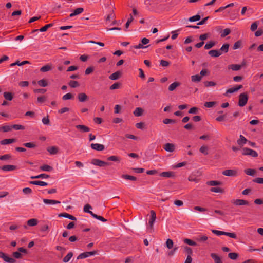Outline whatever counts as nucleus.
<instances>
[{"mask_svg": "<svg viewBox=\"0 0 263 263\" xmlns=\"http://www.w3.org/2000/svg\"><path fill=\"white\" fill-rule=\"evenodd\" d=\"M207 184L210 186H216L215 187H212L210 189V191L212 192L219 193H223L224 192V190L223 188L218 186L222 184V182H207Z\"/></svg>", "mask_w": 263, "mask_h": 263, "instance_id": "obj_1", "label": "nucleus"}, {"mask_svg": "<svg viewBox=\"0 0 263 263\" xmlns=\"http://www.w3.org/2000/svg\"><path fill=\"white\" fill-rule=\"evenodd\" d=\"M212 232L213 233L218 236L224 235L232 238H236L237 237L236 234L234 233L226 232L216 230H212Z\"/></svg>", "mask_w": 263, "mask_h": 263, "instance_id": "obj_2", "label": "nucleus"}, {"mask_svg": "<svg viewBox=\"0 0 263 263\" xmlns=\"http://www.w3.org/2000/svg\"><path fill=\"white\" fill-rule=\"evenodd\" d=\"M248 100V95L246 93H242L239 95L238 105L239 106H244L247 103Z\"/></svg>", "mask_w": 263, "mask_h": 263, "instance_id": "obj_3", "label": "nucleus"}, {"mask_svg": "<svg viewBox=\"0 0 263 263\" xmlns=\"http://www.w3.org/2000/svg\"><path fill=\"white\" fill-rule=\"evenodd\" d=\"M242 153L243 155H250L253 157L258 156V154L256 151L247 147L242 148Z\"/></svg>", "mask_w": 263, "mask_h": 263, "instance_id": "obj_4", "label": "nucleus"}, {"mask_svg": "<svg viewBox=\"0 0 263 263\" xmlns=\"http://www.w3.org/2000/svg\"><path fill=\"white\" fill-rule=\"evenodd\" d=\"M231 203L236 206H242L249 205V202L243 199H233L231 201Z\"/></svg>", "mask_w": 263, "mask_h": 263, "instance_id": "obj_5", "label": "nucleus"}, {"mask_svg": "<svg viewBox=\"0 0 263 263\" xmlns=\"http://www.w3.org/2000/svg\"><path fill=\"white\" fill-rule=\"evenodd\" d=\"M96 254H97V252L96 251L84 252V253H81L77 257V259L86 258L87 257H89L90 256L95 255Z\"/></svg>", "mask_w": 263, "mask_h": 263, "instance_id": "obj_6", "label": "nucleus"}, {"mask_svg": "<svg viewBox=\"0 0 263 263\" xmlns=\"http://www.w3.org/2000/svg\"><path fill=\"white\" fill-rule=\"evenodd\" d=\"M91 163L93 165L103 167L106 165H108L109 164L103 161L100 160L98 159H93L91 160Z\"/></svg>", "mask_w": 263, "mask_h": 263, "instance_id": "obj_7", "label": "nucleus"}, {"mask_svg": "<svg viewBox=\"0 0 263 263\" xmlns=\"http://www.w3.org/2000/svg\"><path fill=\"white\" fill-rule=\"evenodd\" d=\"M175 173L172 171L163 172L160 174V176L161 177H163L166 178L174 179L175 177Z\"/></svg>", "mask_w": 263, "mask_h": 263, "instance_id": "obj_8", "label": "nucleus"}, {"mask_svg": "<svg viewBox=\"0 0 263 263\" xmlns=\"http://www.w3.org/2000/svg\"><path fill=\"white\" fill-rule=\"evenodd\" d=\"M156 213L155 212L152 210L151 211V218L149 220V227H148V229H153V225H154V223L156 220Z\"/></svg>", "mask_w": 263, "mask_h": 263, "instance_id": "obj_9", "label": "nucleus"}, {"mask_svg": "<svg viewBox=\"0 0 263 263\" xmlns=\"http://www.w3.org/2000/svg\"><path fill=\"white\" fill-rule=\"evenodd\" d=\"M163 148L167 152H173L175 150V145L173 143H167L164 144Z\"/></svg>", "mask_w": 263, "mask_h": 263, "instance_id": "obj_10", "label": "nucleus"}, {"mask_svg": "<svg viewBox=\"0 0 263 263\" xmlns=\"http://www.w3.org/2000/svg\"><path fill=\"white\" fill-rule=\"evenodd\" d=\"M91 147L92 149L98 151H102L104 149V146L99 143H92L91 144Z\"/></svg>", "mask_w": 263, "mask_h": 263, "instance_id": "obj_11", "label": "nucleus"}, {"mask_svg": "<svg viewBox=\"0 0 263 263\" xmlns=\"http://www.w3.org/2000/svg\"><path fill=\"white\" fill-rule=\"evenodd\" d=\"M210 256L214 260L215 263H223L221 258L217 254L212 253H211Z\"/></svg>", "mask_w": 263, "mask_h": 263, "instance_id": "obj_12", "label": "nucleus"}, {"mask_svg": "<svg viewBox=\"0 0 263 263\" xmlns=\"http://www.w3.org/2000/svg\"><path fill=\"white\" fill-rule=\"evenodd\" d=\"M222 174L228 176H234L237 174V172L233 170H227L222 172Z\"/></svg>", "mask_w": 263, "mask_h": 263, "instance_id": "obj_13", "label": "nucleus"}, {"mask_svg": "<svg viewBox=\"0 0 263 263\" xmlns=\"http://www.w3.org/2000/svg\"><path fill=\"white\" fill-rule=\"evenodd\" d=\"M58 216L60 217L66 218L72 220H77V218L75 217H74L73 216L70 215L67 213H61V214H59Z\"/></svg>", "mask_w": 263, "mask_h": 263, "instance_id": "obj_14", "label": "nucleus"}, {"mask_svg": "<svg viewBox=\"0 0 263 263\" xmlns=\"http://www.w3.org/2000/svg\"><path fill=\"white\" fill-rule=\"evenodd\" d=\"M242 87V85H239L236 87L231 88L227 90V92L225 93V95L227 96L228 93H232L235 92L239 90L240 89H241Z\"/></svg>", "mask_w": 263, "mask_h": 263, "instance_id": "obj_15", "label": "nucleus"}, {"mask_svg": "<svg viewBox=\"0 0 263 263\" xmlns=\"http://www.w3.org/2000/svg\"><path fill=\"white\" fill-rule=\"evenodd\" d=\"M121 76V72L119 71H116L109 76V78L111 80H116L119 79Z\"/></svg>", "mask_w": 263, "mask_h": 263, "instance_id": "obj_16", "label": "nucleus"}, {"mask_svg": "<svg viewBox=\"0 0 263 263\" xmlns=\"http://www.w3.org/2000/svg\"><path fill=\"white\" fill-rule=\"evenodd\" d=\"M16 166L13 165H6L2 167V170L5 172L11 171L16 169Z\"/></svg>", "mask_w": 263, "mask_h": 263, "instance_id": "obj_17", "label": "nucleus"}, {"mask_svg": "<svg viewBox=\"0 0 263 263\" xmlns=\"http://www.w3.org/2000/svg\"><path fill=\"white\" fill-rule=\"evenodd\" d=\"M83 11H84V9L83 8H81V7L80 8H78L75 9L72 12V13H71L69 15V16L70 17H71L74 16L76 15H78L80 14L81 13H82Z\"/></svg>", "mask_w": 263, "mask_h": 263, "instance_id": "obj_18", "label": "nucleus"}, {"mask_svg": "<svg viewBox=\"0 0 263 263\" xmlns=\"http://www.w3.org/2000/svg\"><path fill=\"white\" fill-rule=\"evenodd\" d=\"M247 141V139L243 136L240 135L239 139L237 140V142L240 147H242Z\"/></svg>", "mask_w": 263, "mask_h": 263, "instance_id": "obj_19", "label": "nucleus"}, {"mask_svg": "<svg viewBox=\"0 0 263 263\" xmlns=\"http://www.w3.org/2000/svg\"><path fill=\"white\" fill-rule=\"evenodd\" d=\"M76 127L83 133L88 132L90 130L89 127L84 125H77Z\"/></svg>", "mask_w": 263, "mask_h": 263, "instance_id": "obj_20", "label": "nucleus"}, {"mask_svg": "<svg viewBox=\"0 0 263 263\" xmlns=\"http://www.w3.org/2000/svg\"><path fill=\"white\" fill-rule=\"evenodd\" d=\"M43 202L46 204L53 205L55 204H60V202L55 200L44 199Z\"/></svg>", "mask_w": 263, "mask_h": 263, "instance_id": "obj_21", "label": "nucleus"}, {"mask_svg": "<svg viewBox=\"0 0 263 263\" xmlns=\"http://www.w3.org/2000/svg\"><path fill=\"white\" fill-rule=\"evenodd\" d=\"M27 225L30 227H34L38 223V220L37 219L35 218H32L30 219H29L27 221Z\"/></svg>", "mask_w": 263, "mask_h": 263, "instance_id": "obj_22", "label": "nucleus"}, {"mask_svg": "<svg viewBox=\"0 0 263 263\" xmlns=\"http://www.w3.org/2000/svg\"><path fill=\"white\" fill-rule=\"evenodd\" d=\"M209 54L213 57H218L221 54L220 51L217 50H212L209 51Z\"/></svg>", "mask_w": 263, "mask_h": 263, "instance_id": "obj_23", "label": "nucleus"}, {"mask_svg": "<svg viewBox=\"0 0 263 263\" xmlns=\"http://www.w3.org/2000/svg\"><path fill=\"white\" fill-rule=\"evenodd\" d=\"M15 141L16 140L14 139H6L1 141L0 143L2 145H7L15 142Z\"/></svg>", "mask_w": 263, "mask_h": 263, "instance_id": "obj_24", "label": "nucleus"}, {"mask_svg": "<svg viewBox=\"0 0 263 263\" xmlns=\"http://www.w3.org/2000/svg\"><path fill=\"white\" fill-rule=\"evenodd\" d=\"M53 26L52 24H48L42 27L40 29H35L33 30V32L40 31V32H45L49 28Z\"/></svg>", "mask_w": 263, "mask_h": 263, "instance_id": "obj_25", "label": "nucleus"}, {"mask_svg": "<svg viewBox=\"0 0 263 263\" xmlns=\"http://www.w3.org/2000/svg\"><path fill=\"white\" fill-rule=\"evenodd\" d=\"M78 99L80 102H83L88 99L87 96L84 93H80L78 96Z\"/></svg>", "mask_w": 263, "mask_h": 263, "instance_id": "obj_26", "label": "nucleus"}, {"mask_svg": "<svg viewBox=\"0 0 263 263\" xmlns=\"http://www.w3.org/2000/svg\"><path fill=\"white\" fill-rule=\"evenodd\" d=\"M47 151L51 155H54L58 153V148L55 146L49 147L47 148Z\"/></svg>", "mask_w": 263, "mask_h": 263, "instance_id": "obj_27", "label": "nucleus"}, {"mask_svg": "<svg viewBox=\"0 0 263 263\" xmlns=\"http://www.w3.org/2000/svg\"><path fill=\"white\" fill-rule=\"evenodd\" d=\"M180 83L178 82H175L172 83L168 87V90L170 91L174 90L178 86H180Z\"/></svg>", "mask_w": 263, "mask_h": 263, "instance_id": "obj_28", "label": "nucleus"}, {"mask_svg": "<svg viewBox=\"0 0 263 263\" xmlns=\"http://www.w3.org/2000/svg\"><path fill=\"white\" fill-rule=\"evenodd\" d=\"M51 69H52L51 65H50L49 64H47L44 66H43L42 67H41V68L40 69V71L43 72H45L49 71L51 70Z\"/></svg>", "mask_w": 263, "mask_h": 263, "instance_id": "obj_29", "label": "nucleus"}, {"mask_svg": "<svg viewBox=\"0 0 263 263\" xmlns=\"http://www.w3.org/2000/svg\"><path fill=\"white\" fill-rule=\"evenodd\" d=\"M91 209L92 207L91 206V205L87 204L84 206L83 210L85 213H88L92 216V215H93L94 213L92 211H90V209Z\"/></svg>", "mask_w": 263, "mask_h": 263, "instance_id": "obj_30", "label": "nucleus"}, {"mask_svg": "<svg viewBox=\"0 0 263 263\" xmlns=\"http://www.w3.org/2000/svg\"><path fill=\"white\" fill-rule=\"evenodd\" d=\"M143 109L140 107H137L134 111V115L136 117H139L142 115Z\"/></svg>", "mask_w": 263, "mask_h": 263, "instance_id": "obj_31", "label": "nucleus"}, {"mask_svg": "<svg viewBox=\"0 0 263 263\" xmlns=\"http://www.w3.org/2000/svg\"><path fill=\"white\" fill-rule=\"evenodd\" d=\"M38 85L41 87H46L48 86L47 81L45 79H42L37 81Z\"/></svg>", "mask_w": 263, "mask_h": 263, "instance_id": "obj_32", "label": "nucleus"}, {"mask_svg": "<svg viewBox=\"0 0 263 263\" xmlns=\"http://www.w3.org/2000/svg\"><path fill=\"white\" fill-rule=\"evenodd\" d=\"M228 68L234 71H238L240 70L241 68L239 64H231L229 66Z\"/></svg>", "mask_w": 263, "mask_h": 263, "instance_id": "obj_33", "label": "nucleus"}, {"mask_svg": "<svg viewBox=\"0 0 263 263\" xmlns=\"http://www.w3.org/2000/svg\"><path fill=\"white\" fill-rule=\"evenodd\" d=\"M12 129V126L4 125L0 127V131L8 132Z\"/></svg>", "mask_w": 263, "mask_h": 263, "instance_id": "obj_34", "label": "nucleus"}, {"mask_svg": "<svg viewBox=\"0 0 263 263\" xmlns=\"http://www.w3.org/2000/svg\"><path fill=\"white\" fill-rule=\"evenodd\" d=\"M69 86L71 88H76L80 86L79 83L76 81L71 80L69 82Z\"/></svg>", "mask_w": 263, "mask_h": 263, "instance_id": "obj_35", "label": "nucleus"}, {"mask_svg": "<svg viewBox=\"0 0 263 263\" xmlns=\"http://www.w3.org/2000/svg\"><path fill=\"white\" fill-rule=\"evenodd\" d=\"M73 256V253L72 252H69L66 256L64 257L63 258V262H68L70 259L71 258V257Z\"/></svg>", "mask_w": 263, "mask_h": 263, "instance_id": "obj_36", "label": "nucleus"}, {"mask_svg": "<svg viewBox=\"0 0 263 263\" xmlns=\"http://www.w3.org/2000/svg\"><path fill=\"white\" fill-rule=\"evenodd\" d=\"M49 176L46 174H42L37 176H31L30 177L31 179H37V178H42V179H47L48 178Z\"/></svg>", "mask_w": 263, "mask_h": 263, "instance_id": "obj_37", "label": "nucleus"}, {"mask_svg": "<svg viewBox=\"0 0 263 263\" xmlns=\"http://www.w3.org/2000/svg\"><path fill=\"white\" fill-rule=\"evenodd\" d=\"M209 148L207 146L203 145L200 148V152L205 155L208 154Z\"/></svg>", "mask_w": 263, "mask_h": 263, "instance_id": "obj_38", "label": "nucleus"}, {"mask_svg": "<svg viewBox=\"0 0 263 263\" xmlns=\"http://www.w3.org/2000/svg\"><path fill=\"white\" fill-rule=\"evenodd\" d=\"M245 173L250 176H254L256 173V171L254 169H246L245 170Z\"/></svg>", "mask_w": 263, "mask_h": 263, "instance_id": "obj_39", "label": "nucleus"}, {"mask_svg": "<svg viewBox=\"0 0 263 263\" xmlns=\"http://www.w3.org/2000/svg\"><path fill=\"white\" fill-rule=\"evenodd\" d=\"M4 97L6 100L9 101H11L13 99V96L11 92H4Z\"/></svg>", "mask_w": 263, "mask_h": 263, "instance_id": "obj_40", "label": "nucleus"}, {"mask_svg": "<svg viewBox=\"0 0 263 263\" xmlns=\"http://www.w3.org/2000/svg\"><path fill=\"white\" fill-rule=\"evenodd\" d=\"M186 163H187L186 162H182L178 163L176 164H174V165H172V168H174V169L178 168L185 166L186 164Z\"/></svg>", "mask_w": 263, "mask_h": 263, "instance_id": "obj_41", "label": "nucleus"}, {"mask_svg": "<svg viewBox=\"0 0 263 263\" xmlns=\"http://www.w3.org/2000/svg\"><path fill=\"white\" fill-rule=\"evenodd\" d=\"M4 260L5 261H6V262H8V263H15V261H16L14 259H13L12 258H11V257H9L7 255L4 257Z\"/></svg>", "mask_w": 263, "mask_h": 263, "instance_id": "obj_42", "label": "nucleus"}, {"mask_svg": "<svg viewBox=\"0 0 263 263\" xmlns=\"http://www.w3.org/2000/svg\"><path fill=\"white\" fill-rule=\"evenodd\" d=\"M173 245H174V243H173V241L172 239H168L167 240H166V247L168 249H171L172 248H173Z\"/></svg>", "mask_w": 263, "mask_h": 263, "instance_id": "obj_43", "label": "nucleus"}, {"mask_svg": "<svg viewBox=\"0 0 263 263\" xmlns=\"http://www.w3.org/2000/svg\"><path fill=\"white\" fill-rule=\"evenodd\" d=\"M215 42L214 41H210L208 43H206L204 46V48L205 49H209L213 47L215 45Z\"/></svg>", "mask_w": 263, "mask_h": 263, "instance_id": "obj_44", "label": "nucleus"}, {"mask_svg": "<svg viewBox=\"0 0 263 263\" xmlns=\"http://www.w3.org/2000/svg\"><path fill=\"white\" fill-rule=\"evenodd\" d=\"M229 45L228 44H225L222 46V47L220 49V51L223 52L224 53H226L228 52L229 49Z\"/></svg>", "mask_w": 263, "mask_h": 263, "instance_id": "obj_45", "label": "nucleus"}, {"mask_svg": "<svg viewBox=\"0 0 263 263\" xmlns=\"http://www.w3.org/2000/svg\"><path fill=\"white\" fill-rule=\"evenodd\" d=\"M107 160L112 161H120V158L117 156H111L107 158Z\"/></svg>", "mask_w": 263, "mask_h": 263, "instance_id": "obj_46", "label": "nucleus"}, {"mask_svg": "<svg viewBox=\"0 0 263 263\" xmlns=\"http://www.w3.org/2000/svg\"><path fill=\"white\" fill-rule=\"evenodd\" d=\"M228 257L233 260L236 259L238 257V254L236 253H230L228 254Z\"/></svg>", "mask_w": 263, "mask_h": 263, "instance_id": "obj_47", "label": "nucleus"}, {"mask_svg": "<svg viewBox=\"0 0 263 263\" xmlns=\"http://www.w3.org/2000/svg\"><path fill=\"white\" fill-rule=\"evenodd\" d=\"M41 169L44 171H51L52 170V167L48 165H44L41 166Z\"/></svg>", "mask_w": 263, "mask_h": 263, "instance_id": "obj_48", "label": "nucleus"}, {"mask_svg": "<svg viewBox=\"0 0 263 263\" xmlns=\"http://www.w3.org/2000/svg\"><path fill=\"white\" fill-rule=\"evenodd\" d=\"M122 178L124 180H135L136 179L135 177L133 176L128 175H122Z\"/></svg>", "mask_w": 263, "mask_h": 263, "instance_id": "obj_49", "label": "nucleus"}, {"mask_svg": "<svg viewBox=\"0 0 263 263\" xmlns=\"http://www.w3.org/2000/svg\"><path fill=\"white\" fill-rule=\"evenodd\" d=\"M13 128L15 130H23L25 129V127L20 124H14L12 126V129Z\"/></svg>", "mask_w": 263, "mask_h": 263, "instance_id": "obj_50", "label": "nucleus"}, {"mask_svg": "<svg viewBox=\"0 0 263 263\" xmlns=\"http://www.w3.org/2000/svg\"><path fill=\"white\" fill-rule=\"evenodd\" d=\"M11 158V155L10 154H5L2 156H0L1 160H7Z\"/></svg>", "mask_w": 263, "mask_h": 263, "instance_id": "obj_51", "label": "nucleus"}, {"mask_svg": "<svg viewBox=\"0 0 263 263\" xmlns=\"http://www.w3.org/2000/svg\"><path fill=\"white\" fill-rule=\"evenodd\" d=\"M230 29L229 28L224 29L221 34V36L222 37H225L230 33Z\"/></svg>", "mask_w": 263, "mask_h": 263, "instance_id": "obj_52", "label": "nucleus"}, {"mask_svg": "<svg viewBox=\"0 0 263 263\" xmlns=\"http://www.w3.org/2000/svg\"><path fill=\"white\" fill-rule=\"evenodd\" d=\"M92 217H93L94 218H96L98 220H99L101 221H103V222H106L107 221V220L106 219H105L104 217H103L101 216L97 215L96 214H94L93 215H92Z\"/></svg>", "mask_w": 263, "mask_h": 263, "instance_id": "obj_53", "label": "nucleus"}, {"mask_svg": "<svg viewBox=\"0 0 263 263\" xmlns=\"http://www.w3.org/2000/svg\"><path fill=\"white\" fill-rule=\"evenodd\" d=\"M209 73L206 69H203L200 71V74L201 76H198V82L201 79V77Z\"/></svg>", "mask_w": 263, "mask_h": 263, "instance_id": "obj_54", "label": "nucleus"}, {"mask_svg": "<svg viewBox=\"0 0 263 263\" xmlns=\"http://www.w3.org/2000/svg\"><path fill=\"white\" fill-rule=\"evenodd\" d=\"M31 183L42 186H46L48 183L46 182H30Z\"/></svg>", "mask_w": 263, "mask_h": 263, "instance_id": "obj_55", "label": "nucleus"}, {"mask_svg": "<svg viewBox=\"0 0 263 263\" xmlns=\"http://www.w3.org/2000/svg\"><path fill=\"white\" fill-rule=\"evenodd\" d=\"M121 84L119 83H115L113 84L110 87V89L111 90H114V89H119L120 87Z\"/></svg>", "mask_w": 263, "mask_h": 263, "instance_id": "obj_56", "label": "nucleus"}, {"mask_svg": "<svg viewBox=\"0 0 263 263\" xmlns=\"http://www.w3.org/2000/svg\"><path fill=\"white\" fill-rule=\"evenodd\" d=\"M23 145L28 148H34L36 147L35 144L31 142H27L23 144Z\"/></svg>", "mask_w": 263, "mask_h": 263, "instance_id": "obj_57", "label": "nucleus"}, {"mask_svg": "<svg viewBox=\"0 0 263 263\" xmlns=\"http://www.w3.org/2000/svg\"><path fill=\"white\" fill-rule=\"evenodd\" d=\"M183 241H184V243H185L187 245H189L190 246L196 245V242H195L194 241H193V240H192L191 239L186 238V239H184Z\"/></svg>", "mask_w": 263, "mask_h": 263, "instance_id": "obj_58", "label": "nucleus"}, {"mask_svg": "<svg viewBox=\"0 0 263 263\" xmlns=\"http://www.w3.org/2000/svg\"><path fill=\"white\" fill-rule=\"evenodd\" d=\"M72 94H71L70 93H66V94L64 95L62 97V99L63 100H67L71 99H72Z\"/></svg>", "mask_w": 263, "mask_h": 263, "instance_id": "obj_59", "label": "nucleus"}, {"mask_svg": "<svg viewBox=\"0 0 263 263\" xmlns=\"http://www.w3.org/2000/svg\"><path fill=\"white\" fill-rule=\"evenodd\" d=\"M163 122L164 124H168L171 123H175V121L171 119H165L163 120Z\"/></svg>", "mask_w": 263, "mask_h": 263, "instance_id": "obj_60", "label": "nucleus"}, {"mask_svg": "<svg viewBox=\"0 0 263 263\" xmlns=\"http://www.w3.org/2000/svg\"><path fill=\"white\" fill-rule=\"evenodd\" d=\"M49 230V227L48 225L45 224L40 229V231L42 232H46L47 233Z\"/></svg>", "mask_w": 263, "mask_h": 263, "instance_id": "obj_61", "label": "nucleus"}, {"mask_svg": "<svg viewBox=\"0 0 263 263\" xmlns=\"http://www.w3.org/2000/svg\"><path fill=\"white\" fill-rule=\"evenodd\" d=\"M184 251L186 252V253L187 254V255L191 256V254L192 253V249L187 246H185L184 247Z\"/></svg>", "mask_w": 263, "mask_h": 263, "instance_id": "obj_62", "label": "nucleus"}, {"mask_svg": "<svg viewBox=\"0 0 263 263\" xmlns=\"http://www.w3.org/2000/svg\"><path fill=\"white\" fill-rule=\"evenodd\" d=\"M216 104V102H206L204 104V106L206 107H212Z\"/></svg>", "mask_w": 263, "mask_h": 263, "instance_id": "obj_63", "label": "nucleus"}, {"mask_svg": "<svg viewBox=\"0 0 263 263\" xmlns=\"http://www.w3.org/2000/svg\"><path fill=\"white\" fill-rule=\"evenodd\" d=\"M23 192L24 194L28 195L31 193L32 190L29 187H25L23 189Z\"/></svg>", "mask_w": 263, "mask_h": 263, "instance_id": "obj_64", "label": "nucleus"}]
</instances>
